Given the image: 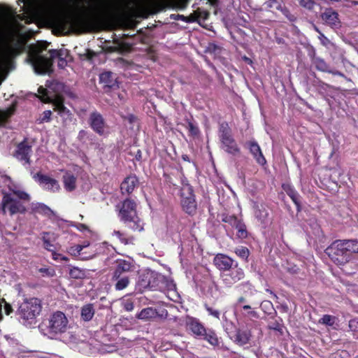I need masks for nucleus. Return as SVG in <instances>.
<instances>
[{"instance_id":"nucleus-21","label":"nucleus","mask_w":358,"mask_h":358,"mask_svg":"<svg viewBox=\"0 0 358 358\" xmlns=\"http://www.w3.org/2000/svg\"><path fill=\"white\" fill-rule=\"evenodd\" d=\"M234 259L229 256L218 253L213 258V264L220 271H227L234 266Z\"/></svg>"},{"instance_id":"nucleus-62","label":"nucleus","mask_w":358,"mask_h":358,"mask_svg":"<svg viewBox=\"0 0 358 358\" xmlns=\"http://www.w3.org/2000/svg\"><path fill=\"white\" fill-rule=\"evenodd\" d=\"M96 55L95 52L91 50H87L86 56L88 59H92Z\"/></svg>"},{"instance_id":"nucleus-2","label":"nucleus","mask_w":358,"mask_h":358,"mask_svg":"<svg viewBox=\"0 0 358 358\" xmlns=\"http://www.w3.org/2000/svg\"><path fill=\"white\" fill-rule=\"evenodd\" d=\"M137 203L130 197H127L115 206V210L120 220L125 226L134 232L143 231V222L137 212Z\"/></svg>"},{"instance_id":"nucleus-11","label":"nucleus","mask_w":358,"mask_h":358,"mask_svg":"<svg viewBox=\"0 0 358 358\" xmlns=\"http://www.w3.org/2000/svg\"><path fill=\"white\" fill-rule=\"evenodd\" d=\"M136 266L132 259H117L110 268V271L132 277L135 273Z\"/></svg>"},{"instance_id":"nucleus-53","label":"nucleus","mask_w":358,"mask_h":358,"mask_svg":"<svg viewBox=\"0 0 358 358\" xmlns=\"http://www.w3.org/2000/svg\"><path fill=\"white\" fill-rule=\"evenodd\" d=\"M196 14L199 19L206 20L209 17V13L206 10H197Z\"/></svg>"},{"instance_id":"nucleus-43","label":"nucleus","mask_w":358,"mask_h":358,"mask_svg":"<svg viewBox=\"0 0 358 358\" xmlns=\"http://www.w3.org/2000/svg\"><path fill=\"white\" fill-rule=\"evenodd\" d=\"M278 10L281 11L289 21H296V17L290 13L289 10L286 6L280 4V6H278Z\"/></svg>"},{"instance_id":"nucleus-49","label":"nucleus","mask_w":358,"mask_h":358,"mask_svg":"<svg viewBox=\"0 0 358 358\" xmlns=\"http://www.w3.org/2000/svg\"><path fill=\"white\" fill-rule=\"evenodd\" d=\"M52 111L50 110H45L42 117L39 120V123L49 122L51 120Z\"/></svg>"},{"instance_id":"nucleus-58","label":"nucleus","mask_w":358,"mask_h":358,"mask_svg":"<svg viewBox=\"0 0 358 358\" xmlns=\"http://www.w3.org/2000/svg\"><path fill=\"white\" fill-rule=\"evenodd\" d=\"M76 227L80 231L89 230V227L85 224L78 223Z\"/></svg>"},{"instance_id":"nucleus-14","label":"nucleus","mask_w":358,"mask_h":358,"mask_svg":"<svg viewBox=\"0 0 358 358\" xmlns=\"http://www.w3.org/2000/svg\"><path fill=\"white\" fill-rule=\"evenodd\" d=\"M227 271L228 273H223L221 278L224 285L228 287H231L233 285L245 278L243 270L238 266L237 263Z\"/></svg>"},{"instance_id":"nucleus-20","label":"nucleus","mask_w":358,"mask_h":358,"mask_svg":"<svg viewBox=\"0 0 358 358\" xmlns=\"http://www.w3.org/2000/svg\"><path fill=\"white\" fill-rule=\"evenodd\" d=\"M99 82L103 85L106 92H109L112 89L119 87L115 76L110 71H105L100 74Z\"/></svg>"},{"instance_id":"nucleus-45","label":"nucleus","mask_w":358,"mask_h":358,"mask_svg":"<svg viewBox=\"0 0 358 358\" xmlns=\"http://www.w3.org/2000/svg\"><path fill=\"white\" fill-rule=\"evenodd\" d=\"M4 303V311L6 315H9L13 312V308L12 306L8 303L4 299H0V305H1V314L2 315V319L0 320V322L3 320V314H2V303Z\"/></svg>"},{"instance_id":"nucleus-54","label":"nucleus","mask_w":358,"mask_h":358,"mask_svg":"<svg viewBox=\"0 0 358 358\" xmlns=\"http://www.w3.org/2000/svg\"><path fill=\"white\" fill-rule=\"evenodd\" d=\"M347 357L348 352L345 350L337 351L331 355V358H340L341 357Z\"/></svg>"},{"instance_id":"nucleus-9","label":"nucleus","mask_w":358,"mask_h":358,"mask_svg":"<svg viewBox=\"0 0 358 358\" xmlns=\"http://www.w3.org/2000/svg\"><path fill=\"white\" fill-rule=\"evenodd\" d=\"M68 324L69 321L65 314L62 311H56L48 320L47 328L50 334L57 335L66 332Z\"/></svg>"},{"instance_id":"nucleus-34","label":"nucleus","mask_w":358,"mask_h":358,"mask_svg":"<svg viewBox=\"0 0 358 358\" xmlns=\"http://www.w3.org/2000/svg\"><path fill=\"white\" fill-rule=\"evenodd\" d=\"M33 211L43 215L50 216L53 213L52 210L46 205L43 203H38L34 208Z\"/></svg>"},{"instance_id":"nucleus-1","label":"nucleus","mask_w":358,"mask_h":358,"mask_svg":"<svg viewBox=\"0 0 358 358\" xmlns=\"http://www.w3.org/2000/svg\"><path fill=\"white\" fill-rule=\"evenodd\" d=\"M109 19L108 13L104 9L91 18L62 17L58 20V27L63 30L71 29L73 31H90L106 24Z\"/></svg>"},{"instance_id":"nucleus-60","label":"nucleus","mask_w":358,"mask_h":358,"mask_svg":"<svg viewBox=\"0 0 358 358\" xmlns=\"http://www.w3.org/2000/svg\"><path fill=\"white\" fill-rule=\"evenodd\" d=\"M62 257V255L60 254V253H57L55 250L52 252V258L54 259V260H60L61 259V257Z\"/></svg>"},{"instance_id":"nucleus-23","label":"nucleus","mask_w":358,"mask_h":358,"mask_svg":"<svg viewBox=\"0 0 358 358\" xmlns=\"http://www.w3.org/2000/svg\"><path fill=\"white\" fill-rule=\"evenodd\" d=\"M253 209L255 218L262 224L266 223L269 213L265 203L255 201L253 203Z\"/></svg>"},{"instance_id":"nucleus-39","label":"nucleus","mask_w":358,"mask_h":358,"mask_svg":"<svg viewBox=\"0 0 358 358\" xmlns=\"http://www.w3.org/2000/svg\"><path fill=\"white\" fill-rule=\"evenodd\" d=\"M150 274L145 273L140 275L138 281V285L141 288L145 289L150 287Z\"/></svg>"},{"instance_id":"nucleus-38","label":"nucleus","mask_w":358,"mask_h":358,"mask_svg":"<svg viewBox=\"0 0 358 358\" xmlns=\"http://www.w3.org/2000/svg\"><path fill=\"white\" fill-rule=\"evenodd\" d=\"M222 221L235 228L240 220L234 215L224 214L222 217Z\"/></svg>"},{"instance_id":"nucleus-29","label":"nucleus","mask_w":358,"mask_h":358,"mask_svg":"<svg viewBox=\"0 0 358 358\" xmlns=\"http://www.w3.org/2000/svg\"><path fill=\"white\" fill-rule=\"evenodd\" d=\"M347 255H349L351 260L352 255L358 253V241L356 239L341 240Z\"/></svg>"},{"instance_id":"nucleus-17","label":"nucleus","mask_w":358,"mask_h":358,"mask_svg":"<svg viewBox=\"0 0 358 358\" xmlns=\"http://www.w3.org/2000/svg\"><path fill=\"white\" fill-rule=\"evenodd\" d=\"M110 283L113 286L116 291H122L125 289L131 282L132 277L127 276L123 274L115 273L113 271L109 272Z\"/></svg>"},{"instance_id":"nucleus-12","label":"nucleus","mask_w":358,"mask_h":358,"mask_svg":"<svg viewBox=\"0 0 358 358\" xmlns=\"http://www.w3.org/2000/svg\"><path fill=\"white\" fill-rule=\"evenodd\" d=\"M32 154V146L29 143L27 138H24L22 141L16 146V150L13 156L19 161L23 162V164H31V156Z\"/></svg>"},{"instance_id":"nucleus-40","label":"nucleus","mask_w":358,"mask_h":358,"mask_svg":"<svg viewBox=\"0 0 358 358\" xmlns=\"http://www.w3.org/2000/svg\"><path fill=\"white\" fill-rule=\"evenodd\" d=\"M85 248V245H80V244L74 245L68 248L67 252L73 257H78L79 255H83L82 253L83 250Z\"/></svg>"},{"instance_id":"nucleus-27","label":"nucleus","mask_w":358,"mask_h":358,"mask_svg":"<svg viewBox=\"0 0 358 358\" xmlns=\"http://www.w3.org/2000/svg\"><path fill=\"white\" fill-rule=\"evenodd\" d=\"M62 182L64 187L67 192H71L76 189L77 178L71 171L65 172L62 176Z\"/></svg>"},{"instance_id":"nucleus-6","label":"nucleus","mask_w":358,"mask_h":358,"mask_svg":"<svg viewBox=\"0 0 358 358\" xmlns=\"http://www.w3.org/2000/svg\"><path fill=\"white\" fill-rule=\"evenodd\" d=\"M218 136L221 143V148L224 152L232 155H236L240 153L241 149L233 137L231 129L227 122L224 121L220 123Z\"/></svg>"},{"instance_id":"nucleus-3","label":"nucleus","mask_w":358,"mask_h":358,"mask_svg":"<svg viewBox=\"0 0 358 358\" xmlns=\"http://www.w3.org/2000/svg\"><path fill=\"white\" fill-rule=\"evenodd\" d=\"M48 45L49 43L46 41H41L31 48L32 65L38 74L48 73L53 64L54 59L61 57V52L57 50H50L49 57L42 55V52L47 49Z\"/></svg>"},{"instance_id":"nucleus-4","label":"nucleus","mask_w":358,"mask_h":358,"mask_svg":"<svg viewBox=\"0 0 358 358\" xmlns=\"http://www.w3.org/2000/svg\"><path fill=\"white\" fill-rule=\"evenodd\" d=\"M11 190V189L10 188ZM3 197L0 204V210L3 215L8 213L10 216L15 214H24L27 211L22 201H29L30 196L22 190L12 189V193L2 192Z\"/></svg>"},{"instance_id":"nucleus-47","label":"nucleus","mask_w":358,"mask_h":358,"mask_svg":"<svg viewBox=\"0 0 358 358\" xmlns=\"http://www.w3.org/2000/svg\"><path fill=\"white\" fill-rule=\"evenodd\" d=\"M349 329L354 334H358V319L350 320L348 324Z\"/></svg>"},{"instance_id":"nucleus-59","label":"nucleus","mask_w":358,"mask_h":358,"mask_svg":"<svg viewBox=\"0 0 358 358\" xmlns=\"http://www.w3.org/2000/svg\"><path fill=\"white\" fill-rule=\"evenodd\" d=\"M125 119H126V120H127L129 123L132 124V123H134V122L136 120L137 117H136L134 115H133V114H129V115H128L126 117V118H125Z\"/></svg>"},{"instance_id":"nucleus-24","label":"nucleus","mask_w":358,"mask_h":358,"mask_svg":"<svg viewBox=\"0 0 358 358\" xmlns=\"http://www.w3.org/2000/svg\"><path fill=\"white\" fill-rule=\"evenodd\" d=\"M282 188L286 192V194L290 197L293 203L295 204L297 212L301 211V196L295 189V188L289 184H282Z\"/></svg>"},{"instance_id":"nucleus-5","label":"nucleus","mask_w":358,"mask_h":358,"mask_svg":"<svg viewBox=\"0 0 358 358\" xmlns=\"http://www.w3.org/2000/svg\"><path fill=\"white\" fill-rule=\"evenodd\" d=\"M38 94L36 95L40 100L45 103H52L53 106V110L57 112L58 115L63 119L64 121L69 120L72 119V113L64 106V97L63 95L59 94H54L51 96L50 92L43 86H40L38 88Z\"/></svg>"},{"instance_id":"nucleus-26","label":"nucleus","mask_w":358,"mask_h":358,"mask_svg":"<svg viewBox=\"0 0 358 358\" xmlns=\"http://www.w3.org/2000/svg\"><path fill=\"white\" fill-rule=\"evenodd\" d=\"M201 338L207 341L213 348H220L222 340L221 338L217 336L215 330L212 329H206V333L201 336Z\"/></svg>"},{"instance_id":"nucleus-32","label":"nucleus","mask_w":358,"mask_h":358,"mask_svg":"<svg viewBox=\"0 0 358 358\" xmlns=\"http://www.w3.org/2000/svg\"><path fill=\"white\" fill-rule=\"evenodd\" d=\"M187 125L185 128L188 130L189 136L195 138L199 136L200 130L197 124L191 119L185 118Z\"/></svg>"},{"instance_id":"nucleus-63","label":"nucleus","mask_w":358,"mask_h":358,"mask_svg":"<svg viewBox=\"0 0 358 358\" xmlns=\"http://www.w3.org/2000/svg\"><path fill=\"white\" fill-rule=\"evenodd\" d=\"M135 159L138 162H141L142 159V152L141 150H138L135 154Z\"/></svg>"},{"instance_id":"nucleus-55","label":"nucleus","mask_w":358,"mask_h":358,"mask_svg":"<svg viewBox=\"0 0 358 358\" xmlns=\"http://www.w3.org/2000/svg\"><path fill=\"white\" fill-rule=\"evenodd\" d=\"M124 308L127 311H131L134 308V303L131 300H127L124 303Z\"/></svg>"},{"instance_id":"nucleus-8","label":"nucleus","mask_w":358,"mask_h":358,"mask_svg":"<svg viewBox=\"0 0 358 358\" xmlns=\"http://www.w3.org/2000/svg\"><path fill=\"white\" fill-rule=\"evenodd\" d=\"M324 252L337 266L345 265L350 261V256L347 255L341 240H336L332 242L325 249Z\"/></svg>"},{"instance_id":"nucleus-13","label":"nucleus","mask_w":358,"mask_h":358,"mask_svg":"<svg viewBox=\"0 0 358 358\" xmlns=\"http://www.w3.org/2000/svg\"><path fill=\"white\" fill-rule=\"evenodd\" d=\"M33 178L46 191L56 193L61 189L59 181L48 175L38 172Z\"/></svg>"},{"instance_id":"nucleus-15","label":"nucleus","mask_w":358,"mask_h":358,"mask_svg":"<svg viewBox=\"0 0 358 358\" xmlns=\"http://www.w3.org/2000/svg\"><path fill=\"white\" fill-rule=\"evenodd\" d=\"M185 328L196 338H201L206 329L198 318L189 315L185 318Z\"/></svg>"},{"instance_id":"nucleus-56","label":"nucleus","mask_w":358,"mask_h":358,"mask_svg":"<svg viewBox=\"0 0 358 358\" xmlns=\"http://www.w3.org/2000/svg\"><path fill=\"white\" fill-rule=\"evenodd\" d=\"M247 302L246 298L243 296H241L237 299V301L236 302V307L239 308L241 306L246 305L245 303Z\"/></svg>"},{"instance_id":"nucleus-35","label":"nucleus","mask_w":358,"mask_h":358,"mask_svg":"<svg viewBox=\"0 0 358 358\" xmlns=\"http://www.w3.org/2000/svg\"><path fill=\"white\" fill-rule=\"evenodd\" d=\"M235 229H237V236L239 238H246L248 236V232L247 231L246 225L245 223L240 220L238 223L235 227Z\"/></svg>"},{"instance_id":"nucleus-36","label":"nucleus","mask_w":358,"mask_h":358,"mask_svg":"<svg viewBox=\"0 0 358 358\" xmlns=\"http://www.w3.org/2000/svg\"><path fill=\"white\" fill-rule=\"evenodd\" d=\"M337 317L331 315H324L320 320L319 323L326 326L334 327L336 324Z\"/></svg>"},{"instance_id":"nucleus-31","label":"nucleus","mask_w":358,"mask_h":358,"mask_svg":"<svg viewBox=\"0 0 358 358\" xmlns=\"http://www.w3.org/2000/svg\"><path fill=\"white\" fill-rule=\"evenodd\" d=\"M112 234L113 236H116L121 243L124 245L134 244L135 238L132 235H129L119 230H114Z\"/></svg>"},{"instance_id":"nucleus-10","label":"nucleus","mask_w":358,"mask_h":358,"mask_svg":"<svg viewBox=\"0 0 358 358\" xmlns=\"http://www.w3.org/2000/svg\"><path fill=\"white\" fill-rule=\"evenodd\" d=\"M181 206L184 212L190 216L196 215L197 202L192 186L184 189L181 193Z\"/></svg>"},{"instance_id":"nucleus-22","label":"nucleus","mask_w":358,"mask_h":358,"mask_svg":"<svg viewBox=\"0 0 358 358\" xmlns=\"http://www.w3.org/2000/svg\"><path fill=\"white\" fill-rule=\"evenodd\" d=\"M139 180L135 174H131L126 177L120 185L122 194H131L138 185Z\"/></svg>"},{"instance_id":"nucleus-25","label":"nucleus","mask_w":358,"mask_h":358,"mask_svg":"<svg viewBox=\"0 0 358 358\" xmlns=\"http://www.w3.org/2000/svg\"><path fill=\"white\" fill-rule=\"evenodd\" d=\"M315 50L313 51V57L312 58V62L315 65V68L322 72H327L333 75L343 76V74L338 71H331L329 69V65L324 62V59L320 57H315Z\"/></svg>"},{"instance_id":"nucleus-37","label":"nucleus","mask_w":358,"mask_h":358,"mask_svg":"<svg viewBox=\"0 0 358 358\" xmlns=\"http://www.w3.org/2000/svg\"><path fill=\"white\" fill-rule=\"evenodd\" d=\"M15 108H9L6 110H0V126L4 124L14 114Z\"/></svg>"},{"instance_id":"nucleus-42","label":"nucleus","mask_w":358,"mask_h":358,"mask_svg":"<svg viewBox=\"0 0 358 358\" xmlns=\"http://www.w3.org/2000/svg\"><path fill=\"white\" fill-rule=\"evenodd\" d=\"M69 275L72 278L81 279L85 276V271L78 267H73L69 271Z\"/></svg>"},{"instance_id":"nucleus-61","label":"nucleus","mask_w":358,"mask_h":358,"mask_svg":"<svg viewBox=\"0 0 358 358\" xmlns=\"http://www.w3.org/2000/svg\"><path fill=\"white\" fill-rule=\"evenodd\" d=\"M315 30L319 33V38L322 41L324 45L325 44L324 41H329L328 38L317 28H315Z\"/></svg>"},{"instance_id":"nucleus-30","label":"nucleus","mask_w":358,"mask_h":358,"mask_svg":"<svg viewBox=\"0 0 358 358\" xmlns=\"http://www.w3.org/2000/svg\"><path fill=\"white\" fill-rule=\"evenodd\" d=\"M157 315V312L156 309L148 307L142 309L141 312L136 315V317L139 320L147 321L156 317Z\"/></svg>"},{"instance_id":"nucleus-16","label":"nucleus","mask_w":358,"mask_h":358,"mask_svg":"<svg viewBox=\"0 0 358 358\" xmlns=\"http://www.w3.org/2000/svg\"><path fill=\"white\" fill-rule=\"evenodd\" d=\"M88 123L95 133L99 136L104 134L106 124L103 115L99 112L96 110L92 112L88 119Z\"/></svg>"},{"instance_id":"nucleus-19","label":"nucleus","mask_w":358,"mask_h":358,"mask_svg":"<svg viewBox=\"0 0 358 358\" xmlns=\"http://www.w3.org/2000/svg\"><path fill=\"white\" fill-rule=\"evenodd\" d=\"M251 338V330L244 327L236 329L233 336H231L232 341L239 346L249 344Z\"/></svg>"},{"instance_id":"nucleus-44","label":"nucleus","mask_w":358,"mask_h":358,"mask_svg":"<svg viewBox=\"0 0 358 358\" xmlns=\"http://www.w3.org/2000/svg\"><path fill=\"white\" fill-rule=\"evenodd\" d=\"M48 234H49L48 232H43V236L42 237V241L43 243V248L45 250L52 252L55 250V246L50 242V241L48 238H47L45 237V235H48Z\"/></svg>"},{"instance_id":"nucleus-46","label":"nucleus","mask_w":358,"mask_h":358,"mask_svg":"<svg viewBox=\"0 0 358 358\" xmlns=\"http://www.w3.org/2000/svg\"><path fill=\"white\" fill-rule=\"evenodd\" d=\"M240 308L245 310L247 312L246 315L248 316L253 317H257L258 315L256 311L252 310V308L250 305H243L239 307Z\"/></svg>"},{"instance_id":"nucleus-28","label":"nucleus","mask_w":358,"mask_h":358,"mask_svg":"<svg viewBox=\"0 0 358 358\" xmlns=\"http://www.w3.org/2000/svg\"><path fill=\"white\" fill-rule=\"evenodd\" d=\"M338 16V15L335 10L329 8L322 14V19L327 24L336 26L339 23Z\"/></svg>"},{"instance_id":"nucleus-7","label":"nucleus","mask_w":358,"mask_h":358,"mask_svg":"<svg viewBox=\"0 0 358 358\" xmlns=\"http://www.w3.org/2000/svg\"><path fill=\"white\" fill-rule=\"evenodd\" d=\"M42 310L41 301L38 298L25 299L19 306L17 314L30 324L40 314Z\"/></svg>"},{"instance_id":"nucleus-48","label":"nucleus","mask_w":358,"mask_h":358,"mask_svg":"<svg viewBox=\"0 0 358 358\" xmlns=\"http://www.w3.org/2000/svg\"><path fill=\"white\" fill-rule=\"evenodd\" d=\"M204 307L209 315H212L213 317H214L216 319H218V320L220 319V312L218 310L214 309L212 307H210L207 304H205Z\"/></svg>"},{"instance_id":"nucleus-41","label":"nucleus","mask_w":358,"mask_h":358,"mask_svg":"<svg viewBox=\"0 0 358 358\" xmlns=\"http://www.w3.org/2000/svg\"><path fill=\"white\" fill-rule=\"evenodd\" d=\"M234 252L237 256H238L240 258H242L243 259L247 260L249 255L250 251L248 248L245 246H239L235 248Z\"/></svg>"},{"instance_id":"nucleus-50","label":"nucleus","mask_w":358,"mask_h":358,"mask_svg":"<svg viewBox=\"0 0 358 358\" xmlns=\"http://www.w3.org/2000/svg\"><path fill=\"white\" fill-rule=\"evenodd\" d=\"M268 327L270 329H273L282 333L283 327L278 321H275L273 322H271Z\"/></svg>"},{"instance_id":"nucleus-18","label":"nucleus","mask_w":358,"mask_h":358,"mask_svg":"<svg viewBox=\"0 0 358 358\" xmlns=\"http://www.w3.org/2000/svg\"><path fill=\"white\" fill-rule=\"evenodd\" d=\"M244 146L249 150L250 153L252 155L256 162L260 166H264L266 164V159L263 155L262 149L258 143L255 140L252 139L247 141Z\"/></svg>"},{"instance_id":"nucleus-64","label":"nucleus","mask_w":358,"mask_h":358,"mask_svg":"<svg viewBox=\"0 0 358 358\" xmlns=\"http://www.w3.org/2000/svg\"><path fill=\"white\" fill-rule=\"evenodd\" d=\"M242 59H243V61H245L248 64H252V60L250 58L248 57L247 56H243L242 57Z\"/></svg>"},{"instance_id":"nucleus-52","label":"nucleus","mask_w":358,"mask_h":358,"mask_svg":"<svg viewBox=\"0 0 358 358\" xmlns=\"http://www.w3.org/2000/svg\"><path fill=\"white\" fill-rule=\"evenodd\" d=\"M237 288L243 289L244 290L246 289L248 291V290H252V285L249 281H248V282H244L240 283L237 286Z\"/></svg>"},{"instance_id":"nucleus-57","label":"nucleus","mask_w":358,"mask_h":358,"mask_svg":"<svg viewBox=\"0 0 358 358\" xmlns=\"http://www.w3.org/2000/svg\"><path fill=\"white\" fill-rule=\"evenodd\" d=\"M190 0H177L178 7L183 9L186 8Z\"/></svg>"},{"instance_id":"nucleus-33","label":"nucleus","mask_w":358,"mask_h":358,"mask_svg":"<svg viewBox=\"0 0 358 358\" xmlns=\"http://www.w3.org/2000/svg\"><path fill=\"white\" fill-rule=\"evenodd\" d=\"M94 315V309L92 303L83 306L81 309V317L84 321H90Z\"/></svg>"},{"instance_id":"nucleus-51","label":"nucleus","mask_w":358,"mask_h":358,"mask_svg":"<svg viewBox=\"0 0 358 358\" xmlns=\"http://www.w3.org/2000/svg\"><path fill=\"white\" fill-rule=\"evenodd\" d=\"M266 6L269 8L278 10V6H280V3L277 0H268L266 1Z\"/></svg>"}]
</instances>
